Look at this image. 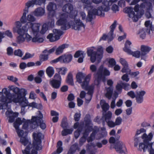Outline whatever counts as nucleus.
<instances>
[{"label":"nucleus","mask_w":154,"mask_h":154,"mask_svg":"<svg viewBox=\"0 0 154 154\" xmlns=\"http://www.w3.org/2000/svg\"><path fill=\"white\" fill-rule=\"evenodd\" d=\"M131 44V42L128 40H127L125 44V47L123 48V50L125 52L131 51L130 45Z\"/></svg>","instance_id":"27"},{"label":"nucleus","mask_w":154,"mask_h":154,"mask_svg":"<svg viewBox=\"0 0 154 154\" xmlns=\"http://www.w3.org/2000/svg\"><path fill=\"white\" fill-rule=\"evenodd\" d=\"M48 26L47 24L44 23L42 26L40 33L42 34H44L48 29Z\"/></svg>","instance_id":"41"},{"label":"nucleus","mask_w":154,"mask_h":154,"mask_svg":"<svg viewBox=\"0 0 154 154\" xmlns=\"http://www.w3.org/2000/svg\"><path fill=\"white\" fill-rule=\"evenodd\" d=\"M44 10L42 8H36L34 12V14L37 17L41 16L43 15Z\"/></svg>","instance_id":"25"},{"label":"nucleus","mask_w":154,"mask_h":154,"mask_svg":"<svg viewBox=\"0 0 154 154\" xmlns=\"http://www.w3.org/2000/svg\"><path fill=\"white\" fill-rule=\"evenodd\" d=\"M102 7H98L97 9L94 8L92 11H89L88 12L87 17L86 19V22H91L93 19V15H97L101 17H104L105 14L102 11Z\"/></svg>","instance_id":"7"},{"label":"nucleus","mask_w":154,"mask_h":154,"mask_svg":"<svg viewBox=\"0 0 154 154\" xmlns=\"http://www.w3.org/2000/svg\"><path fill=\"white\" fill-rule=\"evenodd\" d=\"M122 119L120 117H117L115 120V124L116 125H120L122 123Z\"/></svg>","instance_id":"59"},{"label":"nucleus","mask_w":154,"mask_h":154,"mask_svg":"<svg viewBox=\"0 0 154 154\" xmlns=\"http://www.w3.org/2000/svg\"><path fill=\"white\" fill-rule=\"evenodd\" d=\"M20 103V105L21 107H25L26 106H28L29 102L27 100L25 101H24V100L21 101L20 102H19Z\"/></svg>","instance_id":"48"},{"label":"nucleus","mask_w":154,"mask_h":154,"mask_svg":"<svg viewBox=\"0 0 154 154\" xmlns=\"http://www.w3.org/2000/svg\"><path fill=\"white\" fill-rule=\"evenodd\" d=\"M110 74V72L107 69L104 67L103 64L101 65L97 70L96 73L97 77L95 81V85L97 86L99 85L102 80L104 82L105 80V76H109Z\"/></svg>","instance_id":"2"},{"label":"nucleus","mask_w":154,"mask_h":154,"mask_svg":"<svg viewBox=\"0 0 154 154\" xmlns=\"http://www.w3.org/2000/svg\"><path fill=\"white\" fill-rule=\"evenodd\" d=\"M53 33H50L47 37V38L51 42L57 41L60 39V36L63 34L62 31L55 29H53Z\"/></svg>","instance_id":"9"},{"label":"nucleus","mask_w":154,"mask_h":154,"mask_svg":"<svg viewBox=\"0 0 154 154\" xmlns=\"http://www.w3.org/2000/svg\"><path fill=\"white\" fill-rule=\"evenodd\" d=\"M23 136V135L21 137V138L20 139V141L23 144L26 146L28 144V140L26 137H22Z\"/></svg>","instance_id":"45"},{"label":"nucleus","mask_w":154,"mask_h":154,"mask_svg":"<svg viewBox=\"0 0 154 154\" xmlns=\"http://www.w3.org/2000/svg\"><path fill=\"white\" fill-rule=\"evenodd\" d=\"M27 19L29 21V22H34L35 20V17L32 15L31 14L28 15L27 17Z\"/></svg>","instance_id":"54"},{"label":"nucleus","mask_w":154,"mask_h":154,"mask_svg":"<svg viewBox=\"0 0 154 154\" xmlns=\"http://www.w3.org/2000/svg\"><path fill=\"white\" fill-rule=\"evenodd\" d=\"M112 117V113L110 111H108L105 114H103L102 118L106 120V122L107 121L110 120Z\"/></svg>","instance_id":"29"},{"label":"nucleus","mask_w":154,"mask_h":154,"mask_svg":"<svg viewBox=\"0 0 154 154\" xmlns=\"http://www.w3.org/2000/svg\"><path fill=\"white\" fill-rule=\"evenodd\" d=\"M32 123V120L30 121V120H27L26 121L22 126V128L23 129H26L27 128L28 124L29 123Z\"/></svg>","instance_id":"53"},{"label":"nucleus","mask_w":154,"mask_h":154,"mask_svg":"<svg viewBox=\"0 0 154 154\" xmlns=\"http://www.w3.org/2000/svg\"><path fill=\"white\" fill-rule=\"evenodd\" d=\"M31 149V148L30 146L29 145H28L26 147L23 153L24 154H30Z\"/></svg>","instance_id":"61"},{"label":"nucleus","mask_w":154,"mask_h":154,"mask_svg":"<svg viewBox=\"0 0 154 154\" xmlns=\"http://www.w3.org/2000/svg\"><path fill=\"white\" fill-rule=\"evenodd\" d=\"M113 33H112L111 32H109L108 33V35L107 37L108 41L110 42L113 39Z\"/></svg>","instance_id":"62"},{"label":"nucleus","mask_w":154,"mask_h":154,"mask_svg":"<svg viewBox=\"0 0 154 154\" xmlns=\"http://www.w3.org/2000/svg\"><path fill=\"white\" fill-rule=\"evenodd\" d=\"M17 97L16 98L15 97V95L14 98L12 99V100L16 103H18L21 101L24 100V98L21 95L20 93H18L17 94Z\"/></svg>","instance_id":"33"},{"label":"nucleus","mask_w":154,"mask_h":154,"mask_svg":"<svg viewBox=\"0 0 154 154\" xmlns=\"http://www.w3.org/2000/svg\"><path fill=\"white\" fill-rule=\"evenodd\" d=\"M120 62L123 66V67L122 69V72L123 73H125L127 72V69H128V66L127 62L125 59L122 58H121L120 59Z\"/></svg>","instance_id":"19"},{"label":"nucleus","mask_w":154,"mask_h":154,"mask_svg":"<svg viewBox=\"0 0 154 154\" xmlns=\"http://www.w3.org/2000/svg\"><path fill=\"white\" fill-rule=\"evenodd\" d=\"M108 63L111 66V67L114 66L116 64L115 60L114 59L112 58L109 59L108 61Z\"/></svg>","instance_id":"60"},{"label":"nucleus","mask_w":154,"mask_h":154,"mask_svg":"<svg viewBox=\"0 0 154 154\" xmlns=\"http://www.w3.org/2000/svg\"><path fill=\"white\" fill-rule=\"evenodd\" d=\"M66 118H63L61 122V127L63 128H67L68 125V124L67 122Z\"/></svg>","instance_id":"43"},{"label":"nucleus","mask_w":154,"mask_h":154,"mask_svg":"<svg viewBox=\"0 0 154 154\" xmlns=\"http://www.w3.org/2000/svg\"><path fill=\"white\" fill-rule=\"evenodd\" d=\"M35 4L37 5V3L35 0L29 1L25 4L26 7L25 8V11H28L29 8L31 6H33Z\"/></svg>","instance_id":"26"},{"label":"nucleus","mask_w":154,"mask_h":154,"mask_svg":"<svg viewBox=\"0 0 154 154\" xmlns=\"http://www.w3.org/2000/svg\"><path fill=\"white\" fill-rule=\"evenodd\" d=\"M26 25L28 26L29 28H30L35 37L32 39V42H33L42 43L44 39L43 38L39 37L38 34L39 32V27L40 24L38 23H32L31 22H28Z\"/></svg>","instance_id":"3"},{"label":"nucleus","mask_w":154,"mask_h":154,"mask_svg":"<svg viewBox=\"0 0 154 154\" xmlns=\"http://www.w3.org/2000/svg\"><path fill=\"white\" fill-rule=\"evenodd\" d=\"M64 129L62 131L61 134L63 136H65L68 134H70L72 133L73 130L72 129L63 128Z\"/></svg>","instance_id":"38"},{"label":"nucleus","mask_w":154,"mask_h":154,"mask_svg":"<svg viewBox=\"0 0 154 154\" xmlns=\"http://www.w3.org/2000/svg\"><path fill=\"white\" fill-rule=\"evenodd\" d=\"M152 48L148 46L142 45L140 46L141 52V59L146 60V54L151 50Z\"/></svg>","instance_id":"13"},{"label":"nucleus","mask_w":154,"mask_h":154,"mask_svg":"<svg viewBox=\"0 0 154 154\" xmlns=\"http://www.w3.org/2000/svg\"><path fill=\"white\" fill-rule=\"evenodd\" d=\"M102 100L100 101V104L104 112H106L109 109V106L108 104L106 103L105 101L103 103L102 102Z\"/></svg>","instance_id":"32"},{"label":"nucleus","mask_w":154,"mask_h":154,"mask_svg":"<svg viewBox=\"0 0 154 154\" xmlns=\"http://www.w3.org/2000/svg\"><path fill=\"white\" fill-rule=\"evenodd\" d=\"M128 74H126L123 75L122 77V79L123 80L128 82L129 80V78H128Z\"/></svg>","instance_id":"64"},{"label":"nucleus","mask_w":154,"mask_h":154,"mask_svg":"<svg viewBox=\"0 0 154 154\" xmlns=\"http://www.w3.org/2000/svg\"><path fill=\"white\" fill-rule=\"evenodd\" d=\"M91 78V75L90 74L87 75L83 81L82 84H81V86L82 88L86 90L94 91V87L93 85L88 86L89 82Z\"/></svg>","instance_id":"12"},{"label":"nucleus","mask_w":154,"mask_h":154,"mask_svg":"<svg viewBox=\"0 0 154 154\" xmlns=\"http://www.w3.org/2000/svg\"><path fill=\"white\" fill-rule=\"evenodd\" d=\"M118 5L121 7H124L125 6V2L124 0H120L118 2Z\"/></svg>","instance_id":"63"},{"label":"nucleus","mask_w":154,"mask_h":154,"mask_svg":"<svg viewBox=\"0 0 154 154\" xmlns=\"http://www.w3.org/2000/svg\"><path fill=\"white\" fill-rule=\"evenodd\" d=\"M140 137H135L134 136V146L135 147H137L139 143L140 142Z\"/></svg>","instance_id":"58"},{"label":"nucleus","mask_w":154,"mask_h":154,"mask_svg":"<svg viewBox=\"0 0 154 154\" xmlns=\"http://www.w3.org/2000/svg\"><path fill=\"white\" fill-rule=\"evenodd\" d=\"M134 8L131 7H127L123 9V11L124 13L127 14L128 16L130 18H133L134 21H137L140 18L139 15L135 14L133 11Z\"/></svg>","instance_id":"11"},{"label":"nucleus","mask_w":154,"mask_h":154,"mask_svg":"<svg viewBox=\"0 0 154 154\" xmlns=\"http://www.w3.org/2000/svg\"><path fill=\"white\" fill-rule=\"evenodd\" d=\"M85 75L82 72H79L77 73L76 75L77 81L79 84H83V82H82V79H84L85 78Z\"/></svg>","instance_id":"21"},{"label":"nucleus","mask_w":154,"mask_h":154,"mask_svg":"<svg viewBox=\"0 0 154 154\" xmlns=\"http://www.w3.org/2000/svg\"><path fill=\"white\" fill-rule=\"evenodd\" d=\"M14 54L15 56H17L20 57H21L23 54L21 51V50L20 49H18L17 50H15L14 51Z\"/></svg>","instance_id":"46"},{"label":"nucleus","mask_w":154,"mask_h":154,"mask_svg":"<svg viewBox=\"0 0 154 154\" xmlns=\"http://www.w3.org/2000/svg\"><path fill=\"white\" fill-rule=\"evenodd\" d=\"M66 82L70 85L74 86V85L73 79V75L72 73L71 72H69L68 74L66 79Z\"/></svg>","instance_id":"24"},{"label":"nucleus","mask_w":154,"mask_h":154,"mask_svg":"<svg viewBox=\"0 0 154 154\" xmlns=\"http://www.w3.org/2000/svg\"><path fill=\"white\" fill-rule=\"evenodd\" d=\"M28 29H26L25 27H23L22 28H20L19 29L18 32V34L20 35L23 36L27 32Z\"/></svg>","instance_id":"40"},{"label":"nucleus","mask_w":154,"mask_h":154,"mask_svg":"<svg viewBox=\"0 0 154 154\" xmlns=\"http://www.w3.org/2000/svg\"><path fill=\"white\" fill-rule=\"evenodd\" d=\"M68 29L72 26V28L75 30H79L81 27H83L84 28L85 27V25L81 21L80 19H74L73 20H70L68 23Z\"/></svg>","instance_id":"10"},{"label":"nucleus","mask_w":154,"mask_h":154,"mask_svg":"<svg viewBox=\"0 0 154 154\" xmlns=\"http://www.w3.org/2000/svg\"><path fill=\"white\" fill-rule=\"evenodd\" d=\"M68 15L65 13H63L60 14L59 19L56 22V24L58 26H61V29L63 30L68 29V24H67Z\"/></svg>","instance_id":"8"},{"label":"nucleus","mask_w":154,"mask_h":154,"mask_svg":"<svg viewBox=\"0 0 154 154\" xmlns=\"http://www.w3.org/2000/svg\"><path fill=\"white\" fill-rule=\"evenodd\" d=\"M127 53L129 55H132L133 56L136 58H139L140 57L141 58V53L139 51L133 52L131 50V51L128 52Z\"/></svg>","instance_id":"28"},{"label":"nucleus","mask_w":154,"mask_h":154,"mask_svg":"<svg viewBox=\"0 0 154 154\" xmlns=\"http://www.w3.org/2000/svg\"><path fill=\"white\" fill-rule=\"evenodd\" d=\"M138 34L139 35V36L142 39H145L146 37V32L143 29H139Z\"/></svg>","instance_id":"37"},{"label":"nucleus","mask_w":154,"mask_h":154,"mask_svg":"<svg viewBox=\"0 0 154 154\" xmlns=\"http://www.w3.org/2000/svg\"><path fill=\"white\" fill-rule=\"evenodd\" d=\"M52 80H57L59 82H62V78L61 76L59 73H56L54 75Z\"/></svg>","instance_id":"44"},{"label":"nucleus","mask_w":154,"mask_h":154,"mask_svg":"<svg viewBox=\"0 0 154 154\" xmlns=\"http://www.w3.org/2000/svg\"><path fill=\"white\" fill-rule=\"evenodd\" d=\"M84 55V52L81 51H78L76 52L74 55L75 58H77L79 57V56H83Z\"/></svg>","instance_id":"49"},{"label":"nucleus","mask_w":154,"mask_h":154,"mask_svg":"<svg viewBox=\"0 0 154 154\" xmlns=\"http://www.w3.org/2000/svg\"><path fill=\"white\" fill-rule=\"evenodd\" d=\"M60 56L62 57L61 63H68L71 61L73 58L72 55L70 54H65Z\"/></svg>","instance_id":"16"},{"label":"nucleus","mask_w":154,"mask_h":154,"mask_svg":"<svg viewBox=\"0 0 154 154\" xmlns=\"http://www.w3.org/2000/svg\"><path fill=\"white\" fill-rule=\"evenodd\" d=\"M17 43L20 44L23 42L25 40V38L23 37V35H19L17 38Z\"/></svg>","instance_id":"51"},{"label":"nucleus","mask_w":154,"mask_h":154,"mask_svg":"<svg viewBox=\"0 0 154 154\" xmlns=\"http://www.w3.org/2000/svg\"><path fill=\"white\" fill-rule=\"evenodd\" d=\"M0 95H1L0 97V102L4 103L6 106H8V103H11L12 100V99L14 97L10 96L6 97L4 96L2 93L0 92Z\"/></svg>","instance_id":"15"},{"label":"nucleus","mask_w":154,"mask_h":154,"mask_svg":"<svg viewBox=\"0 0 154 154\" xmlns=\"http://www.w3.org/2000/svg\"><path fill=\"white\" fill-rule=\"evenodd\" d=\"M48 58V54H41L39 56V60L41 62L47 61Z\"/></svg>","instance_id":"42"},{"label":"nucleus","mask_w":154,"mask_h":154,"mask_svg":"<svg viewBox=\"0 0 154 154\" xmlns=\"http://www.w3.org/2000/svg\"><path fill=\"white\" fill-rule=\"evenodd\" d=\"M81 116V114L80 113L76 112L75 113L74 116V119L75 121H79L80 119Z\"/></svg>","instance_id":"52"},{"label":"nucleus","mask_w":154,"mask_h":154,"mask_svg":"<svg viewBox=\"0 0 154 154\" xmlns=\"http://www.w3.org/2000/svg\"><path fill=\"white\" fill-rule=\"evenodd\" d=\"M153 134L152 132L150 133L147 135L146 133L143 134L141 138L143 140V143H140L139 144V148L138 150L141 151L143 149V152L146 151V149L148 148L151 147L153 143H150L149 141L152 139Z\"/></svg>","instance_id":"4"},{"label":"nucleus","mask_w":154,"mask_h":154,"mask_svg":"<svg viewBox=\"0 0 154 154\" xmlns=\"http://www.w3.org/2000/svg\"><path fill=\"white\" fill-rule=\"evenodd\" d=\"M33 56V55H32L30 54L28 52H26V53L25 55L22 58V59L25 60L27 59L32 58Z\"/></svg>","instance_id":"55"},{"label":"nucleus","mask_w":154,"mask_h":154,"mask_svg":"<svg viewBox=\"0 0 154 154\" xmlns=\"http://www.w3.org/2000/svg\"><path fill=\"white\" fill-rule=\"evenodd\" d=\"M20 125L18 123H16L15 122H14L13 123L14 127L17 131V132L18 134V135L19 137H21L23 135L24 131L23 130L19 129V127Z\"/></svg>","instance_id":"23"},{"label":"nucleus","mask_w":154,"mask_h":154,"mask_svg":"<svg viewBox=\"0 0 154 154\" xmlns=\"http://www.w3.org/2000/svg\"><path fill=\"white\" fill-rule=\"evenodd\" d=\"M116 23L117 21L116 20H115L113 23L110 26L111 30L109 32H111L112 33H113L114 30L116 27Z\"/></svg>","instance_id":"50"},{"label":"nucleus","mask_w":154,"mask_h":154,"mask_svg":"<svg viewBox=\"0 0 154 154\" xmlns=\"http://www.w3.org/2000/svg\"><path fill=\"white\" fill-rule=\"evenodd\" d=\"M56 8V4L52 2H50L47 7L48 10L50 12L54 11Z\"/></svg>","instance_id":"31"},{"label":"nucleus","mask_w":154,"mask_h":154,"mask_svg":"<svg viewBox=\"0 0 154 154\" xmlns=\"http://www.w3.org/2000/svg\"><path fill=\"white\" fill-rule=\"evenodd\" d=\"M38 112L37 116H32V124L35 123L34 125V126H32V128L35 129L37 128L39 126L40 127L42 130L45 129L46 127L45 123L44 122L42 119L43 115L41 112L40 111H38Z\"/></svg>","instance_id":"5"},{"label":"nucleus","mask_w":154,"mask_h":154,"mask_svg":"<svg viewBox=\"0 0 154 154\" xmlns=\"http://www.w3.org/2000/svg\"><path fill=\"white\" fill-rule=\"evenodd\" d=\"M61 82L59 81L51 80H50L49 84L54 88L57 89L60 88L61 85Z\"/></svg>","instance_id":"20"},{"label":"nucleus","mask_w":154,"mask_h":154,"mask_svg":"<svg viewBox=\"0 0 154 154\" xmlns=\"http://www.w3.org/2000/svg\"><path fill=\"white\" fill-rule=\"evenodd\" d=\"M69 45L66 44H63L60 46L56 50L55 54L56 55H58L63 53V49L65 48H67Z\"/></svg>","instance_id":"22"},{"label":"nucleus","mask_w":154,"mask_h":154,"mask_svg":"<svg viewBox=\"0 0 154 154\" xmlns=\"http://www.w3.org/2000/svg\"><path fill=\"white\" fill-rule=\"evenodd\" d=\"M87 53L88 56L90 57V60L92 63H94L97 60L98 63H99L103 56V48L102 46H100L97 48V51H94L92 49H88Z\"/></svg>","instance_id":"1"},{"label":"nucleus","mask_w":154,"mask_h":154,"mask_svg":"<svg viewBox=\"0 0 154 154\" xmlns=\"http://www.w3.org/2000/svg\"><path fill=\"white\" fill-rule=\"evenodd\" d=\"M34 140L32 142L33 149L31 150L30 154H37L38 150L42 149V146L41 145L42 140L41 136L38 134H33Z\"/></svg>","instance_id":"6"},{"label":"nucleus","mask_w":154,"mask_h":154,"mask_svg":"<svg viewBox=\"0 0 154 154\" xmlns=\"http://www.w3.org/2000/svg\"><path fill=\"white\" fill-rule=\"evenodd\" d=\"M66 8V11L70 14V17L73 18L74 19L76 17L75 14H72L73 11V5L70 3L66 4L65 5Z\"/></svg>","instance_id":"18"},{"label":"nucleus","mask_w":154,"mask_h":154,"mask_svg":"<svg viewBox=\"0 0 154 154\" xmlns=\"http://www.w3.org/2000/svg\"><path fill=\"white\" fill-rule=\"evenodd\" d=\"M146 92L144 91H140L137 93L136 100V102L138 104L142 103L143 100V96L146 94Z\"/></svg>","instance_id":"17"},{"label":"nucleus","mask_w":154,"mask_h":154,"mask_svg":"<svg viewBox=\"0 0 154 154\" xmlns=\"http://www.w3.org/2000/svg\"><path fill=\"white\" fill-rule=\"evenodd\" d=\"M1 93L2 94L3 93H4L6 95V96L7 97L8 96H10L13 97H14L15 94H11L10 92V91L9 90H8L6 88L3 89L2 92Z\"/></svg>","instance_id":"39"},{"label":"nucleus","mask_w":154,"mask_h":154,"mask_svg":"<svg viewBox=\"0 0 154 154\" xmlns=\"http://www.w3.org/2000/svg\"><path fill=\"white\" fill-rule=\"evenodd\" d=\"M46 72L48 76L51 78L54 74V71L53 67L49 66L47 68Z\"/></svg>","instance_id":"30"},{"label":"nucleus","mask_w":154,"mask_h":154,"mask_svg":"<svg viewBox=\"0 0 154 154\" xmlns=\"http://www.w3.org/2000/svg\"><path fill=\"white\" fill-rule=\"evenodd\" d=\"M89 117H88V116L87 115L85 116V126H88L91 124V120L90 118H89L90 116L88 115Z\"/></svg>","instance_id":"47"},{"label":"nucleus","mask_w":154,"mask_h":154,"mask_svg":"<svg viewBox=\"0 0 154 154\" xmlns=\"http://www.w3.org/2000/svg\"><path fill=\"white\" fill-rule=\"evenodd\" d=\"M114 148L117 152L120 154H126V148L122 142H117L115 145Z\"/></svg>","instance_id":"14"},{"label":"nucleus","mask_w":154,"mask_h":154,"mask_svg":"<svg viewBox=\"0 0 154 154\" xmlns=\"http://www.w3.org/2000/svg\"><path fill=\"white\" fill-rule=\"evenodd\" d=\"M7 54L9 55H12L13 53V48L11 47H9L7 48Z\"/></svg>","instance_id":"57"},{"label":"nucleus","mask_w":154,"mask_h":154,"mask_svg":"<svg viewBox=\"0 0 154 154\" xmlns=\"http://www.w3.org/2000/svg\"><path fill=\"white\" fill-rule=\"evenodd\" d=\"M62 57L60 56L58 57L55 59L52 60L50 61V63L51 64L56 63L58 62H60L61 63V58Z\"/></svg>","instance_id":"56"},{"label":"nucleus","mask_w":154,"mask_h":154,"mask_svg":"<svg viewBox=\"0 0 154 154\" xmlns=\"http://www.w3.org/2000/svg\"><path fill=\"white\" fill-rule=\"evenodd\" d=\"M67 69L66 67H60V68H57L56 71L59 74H61L63 75H65L66 73Z\"/></svg>","instance_id":"34"},{"label":"nucleus","mask_w":154,"mask_h":154,"mask_svg":"<svg viewBox=\"0 0 154 154\" xmlns=\"http://www.w3.org/2000/svg\"><path fill=\"white\" fill-rule=\"evenodd\" d=\"M125 73L128 74L129 75H130L132 78H134L136 77L140 73L138 71L135 72H131V70L129 69H127V72Z\"/></svg>","instance_id":"36"},{"label":"nucleus","mask_w":154,"mask_h":154,"mask_svg":"<svg viewBox=\"0 0 154 154\" xmlns=\"http://www.w3.org/2000/svg\"><path fill=\"white\" fill-rule=\"evenodd\" d=\"M106 2H108V1L107 0H103V2H102L103 5L99 6L102 7V11L103 12L104 11L107 12L110 9L109 7L107 6V5L105 4H106V3H105Z\"/></svg>","instance_id":"35"}]
</instances>
